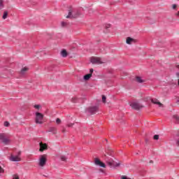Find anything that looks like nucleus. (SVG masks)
Returning a JSON list of instances; mask_svg holds the SVG:
<instances>
[{"mask_svg": "<svg viewBox=\"0 0 179 179\" xmlns=\"http://www.w3.org/2000/svg\"><path fill=\"white\" fill-rule=\"evenodd\" d=\"M103 159L110 167H119L120 164V163H117L115 161H114L111 158L107 157V155H104Z\"/></svg>", "mask_w": 179, "mask_h": 179, "instance_id": "nucleus-1", "label": "nucleus"}, {"mask_svg": "<svg viewBox=\"0 0 179 179\" xmlns=\"http://www.w3.org/2000/svg\"><path fill=\"white\" fill-rule=\"evenodd\" d=\"M44 120V115L40 112L35 113V122L36 124H43V120Z\"/></svg>", "mask_w": 179, "mask_h": 179, "instance_id": "nucleus-2", "label": "nucleus"}, {"mask_svg": "<svg viewBox=\"0 0 179 179\" xmlns=\"http://www.w3.org/2000/svg\"><path fill=\"white\" fill-rule=\"evenodd\" d=\"M80 13L79 12H76L75 10H73V9L70 8L69 10V13L68 15L66 16V19H75L76 17H78V16H79Z\"/></svg>", "mask_w": 179, "mask_h": 179, "instance_id": "nucleus-3", "label": "nucleus"}, {"mask_svg": "<svg viewBox=\"0 0 179 179\" xmlns=\"http://www.w3.org/2000/svg\"><path fill=\"white\" fill-rule=\"evenodd\" d=\"M0 141H1L2 143H4V145H9V143H10V140L6 137V134H0Z\"/></svg>", "mask_w": 179, "mask_h": 179, "instance_id": "nucleus-4", "label": "nucleus"}, {"mask_svg": "<svg viewBox=\"0 0 179 179\" xmlns=\"http://www.w3.org/2000/svg\"><path fill=\"white\" fill-rule=\"evenodd\" d=\"M45 163H47V155H41L39 159V166L41 167H44V166H45Z\"/></svg>", "mask_w": 179, "mask_h": 179, "instance_id": "nucleus-5", "label": "nucleus"}, {"mask_svg": "<svg viewBox=\"0 0 179 179\" xmlns=\"http://www.w3.org/2000/svg\"><path fill=\"white\" fill-rule=\"evenodd\" d=\"M90 62L92 64H96L97 65H100V64H103V61H101V58L92 57L90 58Z\"/></svg>", "mask_w": 179, "mask_h": 179, "instance_id": "nucleus-6", "label": "nucleus"}, {"mask_svg": "<svg viewBox=\"0 0 179 179\" xmlns=\"http://www.w3.org/2000/svg\"><path fill=\"white\" fill-rule=\"evenodd\" d=\"M20 155H22V152L19 151L17 152V155H11L10 157V160H11V162H20V160H22V159L20 158Z\"/></svg>", "mask_w": 179, "mask_h": 179, "instance_id": "nucleus-7", "label": "nucleus"}, {"mask_svg": "<svg viewBox=\"0 0 179 179\" xmlns=\"http://www.w3.org/2000/svg\"><path fill=\"white\" fill-rule=\"evenodd\" d=\"M131 107L134 110H141V108H143V106L141 105V103L137 102H134L130 104Z\"/></svg>", "mask_w": 179, "mask_h": 179, "instance_id": "nucleus-8", "label": "nucleus"}, {"mask_svg": "<svg viewBox=\"0 0 179 179\" xmlns=\"http://www.w3.org/2000/svg\"><path fill=\"white\" fill-rule=\"evenodd\" d=\"M97 110H99V107H97V106H92V107L88 108L87 109V111L90 114H96V113H97Z\"/></svg>", "mask_w": 179, "mask_h": 179, "instance_id": "nucleus-9", "label": "nucleus"}, {"mask_svg": "<svg viewBox=\"0 0 179 179\" xmlns=\"http://www.w3.org/2000/svg\"><path fill=\"white\" fill-rule=\"evenodd\" d=\"M94 163L96 166H99L100 167H103L105 169L106 167V164L103 163L99 158H95Z\"/></svg>", "mask_w": 179, "mask_h": 179, "instance_id": "nucleus-10", "label": "nucleus"}, {"mask_svg": "<svg viewBox=\"0 0 179 179\" xmlns=\"http://www.w3.org/2000/svg\"><path fill=\"white\" fill-rule=\"evenodd\" d=\"M39 146H40V149H39L40 152H44V150H47L48 149V145L45 143H40Z\"/></svg>", "mask_w": 179, "mask_h": 179, "instance_id": "nucleus-11", "label": "nucleus"}, {"mask_svg": "<svg viewBox=\"0 0 179 179\" xmlns=\"http://www.w3.org/2000/svg\"><path fill=\"white\" fill-rule=\"evenodd\" d=\"M152 103H153V104H157V106H159V107H163V104L162 103H160V101H159V100H157V99H153L151 100Z\"/></svg>", "mask_w": 179, "mask_h": 179, "instance_id": "nucleus-12", "label": "nucleus"}, {"mask_svg": "<svg viewBox=\"0 0 179 179\" xmlns=\"http://www.w3.org/2000/svg\"><path fill=\"white\" fill-rule=\"evenodd\" d=\"M126 43L127 44H132V43H135V39L131 37H127Z\"/></svg>", "mask_w": 179, "mask_h": 179, "instance_id": "nucleus-13", "label": "nucleus"}, {"mask_svg": "<svg viewBox=\"0 0 179 179\" xmlns=\"http://www.w3.org/2000/svg\"><path fill=\"white\" fill-rule=\"evenodd\" d=\"M173 121L175 122V124H179V116L177 115H174L173 116Z\"/></svg>", "mask_w": 179, "mask_h": 179, "instance_id": "nucleus-14", "label": "nucleus"}, {"mask_svg": "<svg viewBox=\"0 0 179 179\" xmlns=\"http://www.w3.org/2000/svg\"><path fill=\"white\" fill-rule=\"evenodd\" d=\"M136 82H137L138 83H143L145 80H143L140 76H137L136 77Z\"/></svg>", "mask_w": 179, "mask_h": 179, "instance_id": "nucleus-15", "label": "nucleus"}, {"mask_svg": "<svg viewBox=\"0 0 179 179\" xmlns=\"http://www.w3.org/2000/svg\"><path fill=\"white\" fill-rule=\"evenodd\" d=\"M27 71H29V69L27 67L22 68V69L20 71L21 75H24V73H26Z\"/></svg>", "mask_w": 179, "mask_h": 179, "instance_id": "nucleus-16", "label": "nucleus"}, {"mask_svg": "<svg viewBox=\"0 0 179 179\" xmlns=\"http://www.w3.org/2000/svg\"><path fill=\"white\" fill-rule=\"evenodd\" d=\"M62 54V56L64 57V58H66V57H68V52L65 50H63L61 52Z\"/></svg>", "mask_w": 179, "mask_h": 179, "instance_id": "nucleus-17", "label": "nucleus"}, {"mask_svg": "<svg viewBox=\"0 0 179 179\" xmlns=\"http://www.w3.org/2000/svg\"><path fill=\"white\" fill-rule=\"evenodd\" d=\"M91 76L92 73L86 74L84 76V80H89Z\"/></svg>", "mask_w": 179, "mask_h": 179, "instance_id": "nucleus-18", "label": "nucleus"}, {"mask_svg": "<svg viewBox=\"0 0 179 179\" xmlns=\"http://www.w3.org/2000/svg\"><path fill=\"white\" fill-rule=\"evenodd\" d=\"M49 132H53L54 134H57V128H55V127H50L49 129Z\"/></svg>", "mask_w": 179, "mask_h": 179, "instance_id": "nucleus-19", "label": "nucleus"}, {"mask_svg": "<svg viewBox=\"0 0 179 179\" xmlns=\"http://www.w3.org/2000/svg\"><path fill=\"white\" fill-rule=\"evenodd\" d=\"M60 159H61V161L62 162H66V157L65 156V155H62L61 157H60Z\"/></svg>", "mask_w": 179, "mask_h": 179, "instance_id": "nucleus-20", "label": "nucleus"}, {"mask_svg": "<svg viewBox=\"0 0 179 179\" xmlns=\"http://www.w3.org/2000/svg\"><path fill=\"white\" fill-rule=\"evenodd\" d=\"M3 9V0H0V10Z\"/></svg>", "mask_w": 179, "mask_h": 179, "instance_id": "nucleus-21", "label": "nucleus"}, {"mask_svg": "<svg viewBox=\"0 0 179 179\" xmlns=\"http://www.w3.org/2000/svg\"><path fill=\"white\" fill-rule=\"evenodd\" d=\"M6 17H8V11H4L3 19H6Z\"/></svg>", "mask_w": 179, "mask_h": 179, "instance_id": "nucleus-22", "label": "nucleus"}, {"mask_svg": "<svg viewBox=\"0 0 179 179\" xmlns=\"http://www.w3.org/2000/svg\"><path fill=\"white\" fill-rule=\"evenodd\" d=\"M61 24H62V27H66V26L68 25V23L65 22H62Z\"/></svg>", "mask_w": 179, "mask_h": 179, "instance_id": "nucleus-23", "label": "nucleus"}, {"mask_svg": "<svg viewBox=\"0 0 179 179\" xmlns=\"http://www.w3.org/2000/svg\"><path fill=\"white\" fill-rule=\"evenodd\" d=\"M71 101L73 103H76L78 101V98L77 97L72 98Z\"/></svg>", "mask_w": 179, "mask_h": 179, "instance_id": "nucleus-24", "label": "nucleus"}, {"mask_svg": "<svg viewBox=\"0 0 179 179\" xmlns=\"http://www.w3.org/2000/svg\"><path fill=\"white\" fill-rule=\"evenodd\" d=\"M153 139H155V141H159V135L155 134L153 137Z\"/></svg>", "mask_w": 179, "mask_h": 179, "instance_id": "nucleus-25", "label": "nucleus"}, {"mask_svg": "<svg viewBox=\"0 0 179 179\" xmlns=\"http://www.w3.org/2000/svg\"><path fill=\"white\" fill-rule=\"evenodd\" d=\"M9 125H10L9 122L8 121L4 122V127H9Z\"/></svg>", "mask_w": 179, "mask_h": 179, "instance_id": "nucleus-26", "label": "nucleus"}, {"mask_svg": "<svg viewBox=\"0 0 179 179\" xmlns=\"http://www.w3.org/2000/svg\"><path fill=\"white\" fill-rule=\"evenodd\" d=\"M106 96L103 95L102 96V101H103V103H106Z\"/></svg>", "mask_w": 179, "mask_h": 179, "instance_id": "nucleus-27", "label": "nucleus"}, {"mask_svg": "<svg viewBox=\"0 0 179 179\" xmlns=\"http://www.w3.org/2000/svg\"><path fill=\"white\" fill-rule=\"evenodd\" d=\"M34 107L35 108H36V110H38L41 107V106H40V105H34Z\"/></svg>", "mask_w": 179, "mask_h": 179, "instance_id": "nucleus-28", "label": "nucleus"}, {"mask_svg": "<svg viewBox=\"0 0 179 179\" xmlns=\"http://www.w3.org/2000/svg\"><path fill=\"white\" fill-rule=\"evenodd\" d=\"M56 122H57V124H61V119L57 118V119H56Z\"/></svg>", "mask_w": 179, "mask_h": 179, "instance_id": "nucleus-29", "label": "nucleus"}, {"mask_svg": "<svg viewBox=\"0 0 179 179\" xmlns=\"http://www.w3.org/2000/svg\"><path fill=\"white\" fill-rule=\"evenodd\" d=\"M5 173V170L3 169L1 167V166H0V174H2V173Z\"/></svg>", "mask_w": 179, "mask_h": 179, "instance_id": "nucleus-30", "label": "nucleus"}, {"mask_svg": "<svg viewBox=\"0 0 179 179\" xmlns=\"http://www.w3.org/2000/svg\"><path fill=\"white\" fill-rule=\"evenodd\" d=\"M13 179H19V176L14 175L13 177Z\"/></svg>", "mask_w": 179, "mask_h": 179, "instance_id": "nucleus-31", "label": "nucleus"}, {"mask_svg": "<svg viewBox=\"0 0 179 179\" xmlns=\"http://www.w3.org/2000/svg\"><path fill=\"white\" fill-rule=\"evenodd\" d=\"M176 68H178V69H179V65L176 66ZM176 76H177V78H179V73H176Z\"/></svg>", "mask_w": 179, "mask_h": 179, "instance_id": "nucleus-32", "label": "nucleus"}, {"mask_svg": "<svg viewBox=\"0 0 179 179\" xmlns=\"http://www.w3.org/2000/svg\"><path fill=\"white\" fill-rule=\"evenodd\" d=\"M90 73H91V75H92L93 74V69H91L90 70Z\"/></svg>", "mask_w": 179, "mask_h": 179, "instance_id": "nucleus-33", "label": "nucleus"}, {"mask_svg": "<svg viewBox=\"0 0 179 179\" xmlns=\"http://www.w3.org/2000/svg\"><path fill=\"white\" fill-rule=\"evenodd\" d=\"M73 125V124H72V123H70V124H67V127H72Z\"/></svg>", "mask_w": 179, "mask_h": 179, "instance_id": "nucleus-34", "label": "nucleus"}, {"mask_svg": "<svg viewBox=\"0 0 179 179\" xmlns=\"http://www.w3.org/2000/svg\"><path fill=\"white\" fill-rule=\"evenodd\" d=\"M176 8H177V5L173 4V9H176Z\"/></svg>", "mask_w": 179, "mask_h": 179, "instance_id": "nucleus-35", "label": "nucleus"}, {"mask_svg": "<svg viewBox=\"0 0 179 179\" xmlns=\"http://www.w3.org/2000/svg\"><path fill=\"white\" fill-rule=\"evenodd\" d=\"M176 145H177V146H179V138L176 141Z\"/></svg>", "mask_w": 179, "mask_h": 179, "instance_id": "nucleus-36", "label": "nucleus"}, {"mask_svg": "<svg viewBox=\"0 0 179 179\" xmlns=\"http://www.w3.org/2000/svg\"><path fill=\"white\" fill-rule=\"evenodd\" d=\"M176 16H178L179 17V11L176 14Z\"/></svg>", "mask_w": 179, "mask_h": 179, "instance_id": "nucleus-37", "label": "nucleus"}, {"mask_svg": "<svg viewBox=\"0 0 179 179\" xmlns=\"http://www.w3.org/2000/svg\"><path fill=\"white\" fill-rule=\"evenodd\" d=\"M178 86H179V79L178 80Z\"/></svg>", "mask_w": 179, "mask_h": 179, "instance_id": "nucleus-38", "label": "nucleus"}, {"mask_svg": "<svg viewBox=\"0 0 179 179\" xmlns=\"http://www.w3.org/2000/svg\"><path fill=\"white\" fill-rule=\"evenodd\" d=\"M178 102L179 103V98H178Z\"/></svg>", "mask_w": 179, "mask_h": 179, "instance_id": "nucleus-39", "label": "nucleus"}, {"mask_svg": "<svg viewBox=\"0 0 179 179\" xmlns=\"http://www.w3.org/2000/svg\"><path fill=\"white\" fill-rule=\"evenodd\" d=\"M109 155V156H111V154H108Z\"/></svg>", "mask_w": 179, "mask_h": 179, "instance_id": "nucleus-40", "label": "nucleus"}]
</instances>
